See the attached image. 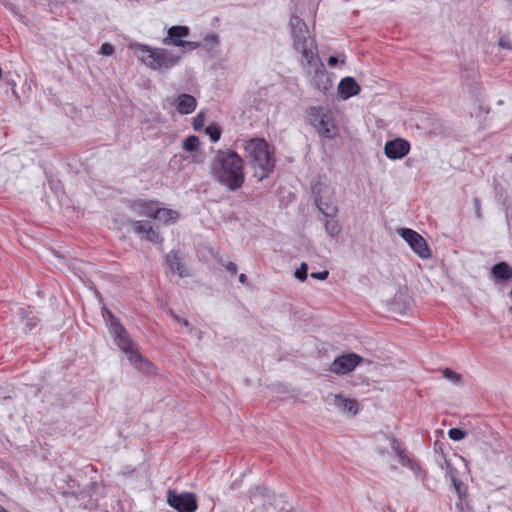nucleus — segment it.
<instances>
[{"label": "nucleus", "mask_w": 512, "mask_h": 512, "mask_svg": "<svg viewBox=\"0 0 512 512\" xmlns=\"http://www.w3.org/2000/svg\"><path fill=\"white\" fill-rule=\"evenodd\" d=\"M8 84H9V86L15 85L14 81L8 82Z\"/></svg>", "instance_id": "42"}, {"label": "nucleus", "mask_w": 512, "mask_h": 512, "mask_svg": "<svg viewBox=\"0 0 512 512\" xmlns=\"http://www.w3.org/2000/svg\"><path fill=\"white\" fill-rule=\"evenodd\" d=\"M223 266L233 275L237 273V265L235 263L228 261L227 263H223Z\"/></svg>", "instance_id": "34"}, {"label": "nucleus", "mask_w": 512, "mask_h": 512, "mask_svg": "<svg viewBox=\"0 0 512 512\" xmlns=\"http://www.w3.org/2000/svg\"><path fill=\"white\" fill-rule=\"evenodd\" d=\"M391 446L399 458L405 455V450L401 447L400 442L397 439H392Z\"/></svg>", "instance_id": "30"}, {"label": "nucleus", "mask_w": 512, "mask_h": 512, "mask_svg": "<svg viewBox=\"0 0 512 512\" xmlns=\"http://www.w3.org/2000/svg\"><path fill=\"white\" fill-rule=\"evenodd\" d=\"M244 150L246 158L254 169V176L259 181L267 178L275 168L274 150L268 142L262 138H253L245 142Z\"/></svg>", "instance_id": "3"}, {"label": "nucleus", "mask_w": 512, "mask_h": 512, "mask_svg": "<svg viewBox=\"0 0 512 512\" xmlns=\"http://www.w3.org/2000/svg\"><path fill=\"white\" fill-rule=\"evenodd\" d=\"M135 53L147 67L152 70L164 72L176 66L180 56L164 48H153L144 44L135 46Z\"/></svg>", "instance_id": "4"}, {"label": "nucleus", "mask_w": 512, "mask_h": 512, "mask_svg": "<svg viewBox=\"0 0 512 512\" xmlns=\"http://www.w3.org/2000/svg\"><path fill=\"white\" fill-rule=\"evenodd\" d=\"M211 177L229 192L238 191L245 182L244 160L232 149H217L209 164Z\"/></svg>", "instance_id": "1"}, {"label": "nucleus", "mask_w": 512, "mask_h": 512, "mask_svg": "<svg viewBox=\"0 0 512 512\" xmlns=\"http://www.w3.org/2000/svg\"><path fill=\"white\" fill-rule=\"evenodd\" d=\"M308 266L305 262L300 264V267L296 269L294 276L301 282L305 281L307 278Z\"/></svg>", "instance_id": "27"}, {"label": "nucleus", "mask_w": 512, "mask_h": 512, "mask_svg": "<svg viewBox=\"0 0 512 512\" xmlns=\"http://www.w3.org/2000/svg\"><path fill=\"white\" fill-rule=\"evenodd\" d=\"M189 332L193 333L199 340L202 339L203 332L201 330H198V329H195V328L191 327Z\"/></svg>", "instance_id": "37"}, {"label": "nucleus", "mask_w": 512, "mask_h": 512, "mask_svg": "<svg viewBox=\"0 0 512 512\" xmlns=\"http://www.w3.org/2000/svg\"><path fill=\"white\" fill-rule=\"evenodd\" d=\"M166 263L172 272L178 273L180 277H187L189 273L185 265L181 262L179 254L177 251L173 250L166 256Z\"/></svg>", "instance_id": "18"}, {"label": "nucleus", "mask_w": 512, "mask_h": 512, "mask_svg": "<svg viewBox=\"0 0 512 512\" xmlns=\"http://www.w3.org/2000/svg\"><path fill=\"white\" fill-rule=\"evenodd\" d=\"M310 123L317 130L320 136L332 139L335 137V124L328 110L320 107H313L309 110Z\"/></svg>", "instance_id": "6"}, {"label": "nucleus", "mask_w": 512, "mask_h": 512, "mask_svg": "<svg viewBox=\"0 0 512 512\" xmlns=\"http://www.w3.org/2000/svg\"><path fill=\"white\" fill-rule=\"evenodd\" d=\"M206 134L209 136L210 140L212 142H217L219 141L220 137H221V128L218 126V125H209L206 130H205Z\"/></svg>", "instance_id": "24"}, {"label": "nucleus", "mask_w": 512, "mask_h": 512, "mask_svg": "<svg viewBox=\"0 0 512 512\" xmlns=\"http://www.w3.org/2000/svg\"><path fill=\"white\" fill-rule=\"evenodd\" d=\"M397 233L408 243L410 248L421 259H428L431 257L430 248L426 240L416 231L409 228H400Z\"/></svg>", "instance_id": "7"}, {"label": "nucleus", "mask_w": 512, "mask_h": 512, "mask_svg": "<svg viewBox=\"0 0 512 512\" xmlns=\"http://www.w3.org/2000/svg\"><path fill=\"white\" fill-rule=\"evenodd\" d=\"M492 275L499 280H508L512 277V268L506 262H499L491 269Z\"/></svg>", "instance_id": "22"}, {"label": "nucleus", "mask_w": 512, "mask_h": 512, "mask_svg": "<svg viewBox=\"0 0 512 512\" xmlns=\"http://www.w3.org/2000/svg\"><path fill=\"white\" fill-rule=\"evenodd\" d=\"M362 358L355 353L341 355L335 358L330 365V372L337 375H345L352 372L361 362Z\"/></svg>", "instance_id": "10"}, {"label": "nucleus", "mask_w": 512, "mask_h": 512, "mask_svg": "<svg viewBox=\"0 0 512 512\" xmlns=\"http://www.w3.org/2000/svg\"><path fill=\"white\" fill-rule=\"evenodd\" d=\"M316 203L319 210L324 214V216L326 218L330 217V219H326L324 222L326 233L332 238L337 237L341 232V226L339 222L336 219H334L336 213L338 212V208L336 206L324 207V203L322 202L321 199H316Z\"/></svg>", "instance_id": "12"}, {"label": "nucleus", "mask_w": 512, "mask_h": 512, "mask_svg": "<svg viewBox=\"0 0 512 512\" xmlns=\"http://www.w3.org/2000/svg\"><path fill=\"white\" fill-rule=\"evenodd\" d=\"M333 404L343 412L352 414H356L358 412V403L353 399H348L340 395H334Z\"/></svg>", "instance_id": "20"}, {"label": "nucleus", "mask_w": 512, "mask_h": 512, "mask_svg": "<svg viewBox=\"0 0 512 512\" xmlns=\"http://www.w3.org/2000/svg\"><path fill=\"white\" fill-rule=\"evenodd\" d=\"M360 86L352 77H345L341 79L338 85V92L343 99L356 96L360 92Z\"/></svg>", "instance_id": "16"}, {"label": "nucleus", "mask_w": 512, "mask_h": 512, "mask_svg": "<svg viewBox=\"0 0 512 512\" xmlns=\"http://www.w3.org/2000/svg\"><path fill=\"white\" fill-rule=\"evenodd\" d=\"M499 46L504 49L512 50V40L506 36H502L499 39Z\"/></svg>", "instance_id": "31"}, {"label": "nucleus", "mask_w": 512, "mask_h": 512, "mask_svg": "<svg viewBox=\"0 0 512 512\" xmlns=\"http://www.w3.org/2000/svg\"><path fill=\"white\" fill-rule=\"evenodd\" d=\"M179 213L168 208H156L153 219L159 220L164 224L175 223L179 219Z\"/></svg>", "instance_id": "21"}, {"label": "nucleus", "mask_w": 512, "mask_h": 512, "mask_svg": "<svg viewBox=\"0 0 512 512\" xmlns=\"http://www.w3.org/2000/svg\"><path fill=\"white\" fill-rule=\"evenodd\" d=\"M109 320V331L114 338V343L124 352L131 365L143 373H151L153 364L144 356H142L124 326L118 319L106 308L104 309Z\"/></svg>", "instance_id": "2"}, {"label": "nucleus", "mask_w": 512, "mask_h": 512, "mask_svg": "<svg viewBox=\"0 0 512 512\" xmlns=\"http://www.w3.org/2000/svg\"><path fill=\"white\" fill-rule=\"evenodd\" d=\"M297 52L301 53L302 61L306 62L304 67L314 68V83L315 86L321 90L326 91L331 86V81L325 76V67L319 58H316V45L314 40L311 43L301 45L300 48H294Z\"/></svg>", "instance_id": "5"}, {"label": "nucleus", "mask_w": 512, "mask_h": 512, "mask_svg": "<svg viewBox=\"0 0 512 512\" xmlns=\"http://www.w3.org/2000/svg\"><path fill=\"white\" fill-rule=\"evenodd\" d=\"M205 113L203 111L199 112L197 116L193 119V128L196 131H200L205 122Z\"/></svg>", "instance_id": "29"}, {"label": "nucleus", "mask_w": 512, "mask_h": 512, "mask_svg": "<svg viewBox=\"0 0 512 512\" xmlns=\"http://www.w3.org/2000/svg\"><path fill=\"white\" fill-rule=\"evenodd\" d=\"M17 315L29 330L35 328L39 322V318L31 307L18 308Z\"/></svg>", "instance_id": "19"}, {"label": "nucleus", "mask_w": 512, "mask_h": 512, "mask_svg": "<svg viewBox=\"0 0 512 512\" xmlns=\"http://www.w3.org/2000/svg\"><path fill=\"white\" fill-rule=\"evenodd\" d=\"M189 35V28L186 26H172L168 29L164 43L183 48L185 51H192L199 47V42L183 40Z\"/></svg>", "instance_id": "9"}, {"label": "nucleus", "mask_w": 512, "mask_h": 512, "mask_svg": "<svg viewBox=\"0 0 512 512\" xmlns=\"http://www.w3.org/2000/svg\"><path fill=\"white\" fill-rule=\"evenodd\" d=\"M197 106L194 96L186 93L180 94L176 99V109L180 114H190Z\"/></svg>", "instance_id": "17"}, {"label": "nucleus", "mask_w": 512, "mask_h": 512, "mask_svg": "<svg viewBox=\"0 0 512 512\" xmlns=\"http://www.w3.org/2000/svg\"><path fill=\"white\" fill-rule=\"evenodd\" d=\"M512 212V206L510 204H508L506 206V216L508 217L509 216V213Z\"/></svg>", "instance_id": "41"}, {"label": "nucleus", "mask_w": 512, "mask_h": 512, "mask_svg": "<svg viewBox=\"0 0 512 512\" xmlns=\"http://www.w3.org/2000/svg\"><path fill=\"white\" fill-rule=\"evenodd\" d=\"M239 282L242 284H245L247 282V276L245 274H240L239 276Z\"/></svg>", "instance_id": "39"}, {"label": "nucleus", "mask_w": 512, "mask_h": 512, "mask_svg": "<svg viewBox=\"0 0 512 512\" xmlns=\"http://www.w3.org/2000/svg\"><path fill=\"white\" fill-rule=\"evenodd\" d=\"M199 144V138L195 135H191L183 141V148L188 152H193L198 149Z\"/></svg>", "instance_id": "23"}, {"label": "nucleus", "mask_w": 512, "mask_h": 512, "mask_svg": "<svg viewBox=\"0 0 512 512\" xmlns=\"http://www.w3.org/2000/svg\"><path fill=\"white\" fill-rule=\"evenodd\" d=\"M171 315L179 324L183 325L184 327H186L190 330L191 325L187 319L180 318L179 316H176L173 313Z\"/></svg>", "instance_id": "35"}, {"label": "nucleus", "mask_w": 512, "mask_h": 512, "mask_svg": "<svg viewBox=\"0 0 512 512\" xmlns=\"http://www.w3.org/2000/svg\"><path fill=\"white\" fill-rule=\"evenodd\" d=\"M101 54L105 56H110L114 52V48L109 43H104L100 48Z\"/></svg>", "instance_id": "32"}, {"label": "nucleus", "mask_w": 512, "mask_h": 512, "mask_svg": "<svg viewBox=\"0 0 512 512\" xmlns=\"http://www.w3.org/2000/svg\"><path fill=\"white\" fill-rule=\"evenodd\" d=\"M475 215L477 218H481V202L478 198H474Z\"/></svg>", "instance_id": "36"}, {"label": "nucleus", "mask_w": 512, "mask_h": 512, "mask_svg": "<svg viewBox=\"0 0 512 512\" xmlns=\"http://www.w3.org/2000/svg\"><path fill=\"white\" fill-rule=\"evenodd\" d=\"M157 204V201L137 199L132 201L129 207L136 215L140 217L153 218Z\"/></svg>", "instance_id": "15"}, {"label": "nucleus", "mask_w": 512, "mask_h": 512, "mask_svg": "<svg viewBox=\"0 0 512 512\" xmlns=\"http://www.w3.org/2000/svg\"><path fill=\"white\" fill-rule=\"evenodd\" d=\"M329 275V271L328 270H324V271H321V272H312L310 274V276L314 279H317V280H325Z\"/></svg>", "instance_id": "33"}, {"label": "nucleus", "mask_w": 512, "mask_h": 512, "mask_svg": "<svg viewBox=\"0 0 512 512\" xmlns=\"http://www.w3.org/2000/svg\"><path fill=\"white\" fill-rule=\"evenodd\" d=\"M410 151V143L403 138L387 141L384 145V154L391 160L404 158Z\"/></svg>", "instance_id": "14"}, {"label": "nucleus", "mask_w": 512, "mask_h": 512, "mask_svg": "<svg viewBox=\"0 0 512 512\" xmlns=\"http://www.w3.org/2000/svg\"><path fill=\"white\" fill-rule=\"evenodd\" d=\"M128 223L136 234L143 235L148 241L155 244L163 241L158 229H155L150 221L129 220Z\"/></svg>", "instance_id": "13"}, {"label": "nucleus", "mask_w": 512, "mask_h": 512, "mask_svg": "<svg viewBox=\"0 0 512 512\" xmlns=\"http://www.w3.org/2000/svg\"><path fill=\"white\" fill-rule=\"evenodd\" d=\"M291 35L293 39V48H300L301 45L311 43L313 39L308 36V27L303 19L293 15L290 19Z\"/></svg>", "instance_id": "11"}, {"label": "nucleus", "mask_w": 512, "mask_h": 512, "mask_svg": "<svg viewBox=\"0 0 512 512\" xmlns=\"http://www.w3.org/2000/svg\"><path fill=\"white\" fill-rule=\"evenodd\" d=\"M403 466L409 467L412 471H420L418 464L414 463L406 454L399 458Z\"/></svg>", "instance_id": "28"}, {"label": "nucleus", "mask_w": 512, "mask_h": 512, "mask_svg": "<svg viewBox=\"0 0 512 512\" xmlns=\"http://www.w3.org/2000/svg\"><path fill=\"white\" fill-rule=\"evenodd\" d=\"M167 503L178 512H195L198 508L196 496L191 492H167Z\"/></svg>", "instance_id": "8"}, {"label": "nucleus", "mask_w": 512, "mask_h": 512, "mask_svg": "<svg viewBox=\"0 0 512 512\" xmlns=\"http://www.w3.org/2000/svg\"><path fill=\"white\" fill-rule=\"evenodd\" d=\"M453 485L457 491H459L460 482H458L455 478H453Z\"/></svg>", "instance_id": "40"}, {"label": "nucleus", "mask_w": 512, "mask_h": 512, "mask_svg": "<svg viewBox=\"0 0 512 512\" xmlns=\"http://www.w3.org/2000/svg\"><path fill=\"white\" fill-rule=\"evenodd\" d=\"M443 377L446 378L447 380L453 382L454 384H460L461 380H462V376L460 374L454 372L453 370H451L449 368H446L443 371Z\"/></svg>", "instance_id": "25"}, {"label": "nucleus", "mask_w": 512, "mask_h": 512, "mask_svg": "<svg viewBox=\"0 0 512 512\" xmlns=\"http://www.w3.org/2000/svg\"><path fill=\"white\" fill-rule=\"evenodd\" d=\"M467 433L460 428H451L448 431V436L454 441L462 440L466 437Z\"/></svg>", "instance_id": "26"}, {"label": "nucleus", "mask_w": 512, "mask_h": 512, "mask_svg": "<svg viewBox=\"0 0 512 512\" xmlns=\"http://www.w3.org/2000/svg\"><path fill=\"white\" fill-rule=\"evenodd\" d=\"M337 63H338V58L336 56H330L328 58V65L330 67H335L337 65Z\"/></svg>", "instance_id": "38"}]
</instances>
